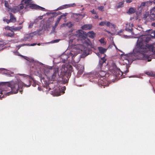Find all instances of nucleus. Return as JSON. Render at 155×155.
Masks as SVG:
<instances>
[{
    "instance_id": "obj_1",
    "label": "nucleus",
    "mask_w": 155,
    "mask_h": 155,
    "mask_svg": "<svg viewBox=\"0 0 155 155\" xmlns=\"http://www.w3.org/2000/svg\"><path fill=\"white\" fill-rule=\"evenodd\" d=\"M106 61V59L104 57L101 58L99 60L98 64L97 66L98 71L96 72L94 75V81L97 83L100 87H102L103 86L104 88L105 86H108L109 84H106L104 83V81L103 80V79H100L101 78H104V77H105L106 74V73L105 71L100 69H101L103 63H105Z\"/></svg>"
},
{
    "instance_id": "obj_2",
    "label": "nucleus",
    "mask_w": 155,
    "mask_h": 155,
    "mask_svg": "<svg viewBox=\"0 0 155 155\" xmlns=\"http://www.w3.org/2000/svg\"><path fill=\"white\" fill-rule=\"evenodd\" d=\"M2 85L3 87L0 89V98L4 97L3 94H8V92H6L8 91H10V89L12 91L15 93H17L18 92V88L19 87V85L17 84H11L8 82H2L0 83V86Z\"/></svg>"
},
{
    "instance_id": "obj_3",
    "label": "nucleus",
    "mask_w": 155,
    "mask_h": 155,
    "mask_svg": "<svg viewBox=\"0 0 155 155\" xmlns=\"http://www.w3.org/2000/svg\"><path fill=\"white\" fill-rule=\"evenodd\" d=\"M64 70L63 72H61L60 77L62 78L63 81L67 82L71 75V73L73 71V69L71 65H68L64 68Z\"/></svg>"
},
{
    "instance_id": "obj_4",
    "label": "nucleus",
    "mask_w": 155,
    "mask_h": 155,
    "mask_svg": "<svg viewBox=\"0 0 155 155\" xmlns=\"http://www.w3.org/2000/svg\"><path fill=\"white\" fill-rule=\"evenodd\" d=\"M24 77L29 79V84L28 85H26L25 84L23 83L22 82L19 83L18 84H17L19 85V87H18V90H19L20 92L21 93L22 91V90L21 89L23 87L25 86L26 87H30L31 86V80H32L34 82L33 84H32V86L33 87H36L37 84L36 82V81L33 79V78L31 77V76L25 74L24 75Z\"/></svg>"
},
{
    "instance_id": "obj_5",
    "label": "nucleus",
    "mask_w": 155,
    "mask_h": 155,
    "mask_svg": "<svg viewBox=\"0 0 155 155\" xmlns=\"http://www.w3.org/2000/svg\"><path fill=\"white\" fill-rule=\"evenodd\" d=\"M144 40L143 38H140L138 39L137 44L136 45L137 48L139 50H143V51H145L147 49V46L144 44Z\"/></svg>"
},
{
    "instance_id": "obj_6",
    "label": "nucleus",
    "mask_w": 155,
    "mask_h": 155,
    "mask_svg": "<svg viewBox=\"0 0 155 155\" xmlns=\"http://www.w3.org/2000/svg\"><path fill=\"white\" fill-rule=\"evenodd\" d=\"M79 39L82 41L83 44L86 45L87 46H91L92 45L91 42L86 36L81 34V35H80V36Z\"/></svg>"
},
{
    "instance_id": "obj_7",
    "label": "nucleus",
    "mask_w": 155,
    "mask_h": 155,
    "mask_svg": "<svg viewBox=\"0 0 155 155\" xmlns=\"http://www.w3.org/2000/svg\"><path fill=\"white\" fill-rule=\"evenodd\" d=\"M150 18L148 19L147 21H155V7L150 10Z\"/></svg>"
},
{
    "instance_id": "obj_8",
    "label": "nucleus",
    "mask_w": 155,
    "mask_h": 155,
    "mask_svg": "<svg viewBox=\"0 0 155 155\" xmlns=\"http://www.w3.org/2000/svg\"><path fill=\"white\" fill-rule=\"evenodd\" d=\"M29 8L32 9H35L41 11H44L45 9L43 7L33 3L31 5Z\"/></svg>"
},
{
    "instance_id": "obj_9",
    "label": "nucleus",
    "mask_w": 155,
    "mask_h": 155,
    "mask_svg": "<svg viewBox=\"0 0 155 155\" xmlns=\"http://www.w3.org/2000/svg\"><path fill=\"white\" fill-rule=\"evenodd\" d=\"M51 71L53 72V74L51 76V79L54 81L55 80L56 77L58 75V69H52Z\"/></svg>"
},
{
    "instance_id": "obj_10",
    "label": "nucleus",
    "mask_w": 155,
    "mask_h": 155,
    "mask_svg": "<svg viewBox=\"0 0 155 155\" xmlns=\"http://www.w3.org/2000/svg\"><path fill=\"white\" fill-rule=\"evenodd\" d=\"M78 71V73L79 74H82L84 71V67L83 65H78L76 67Z\"/></svg>"
},
{
    "instance_id": "obj_11",
    "label": "nucleus",
    "mask_w": 155,
    "mask_h": 155,
    "mask_svg": "<svg viewBox=\"0 0 155 155\" xmlns=\"http://www.w3.org/2000/svg\"><path fill=\"white\" fill-rule=\"evenodd\" d=\"M33 3L32 0H27L24 2V5H25V8L28 7L29 8L30 6Z\"/></svg>"
},
{
    "instance_id": "obj_12",
    "label": "nucleus",
    "mask_w": 155,
    "mask_h": 155,
    "mask_svg": "<svg viewBox=\"0 0 155 155\" xmlns=\"http://www.w3.org/2000/svg\"><path fill=\"white\" fill-rule=\"evenodd\" d=\"M92 26L91 24H86L82 26L81 28L84 30H90L92 28Z\"/></svg>"
},
{
    "instance_id": "obj_13",
    "label": "nucleus",
    "mask_w": 155,
    "mask_h": 155,
    "mask_svg": "<svg viewBox=\"0 0 155 155\" xmlns=\"http://www.w3.org/2000/svg\"><path fill=\"white\" fill-rule=\"evenodd\" d=\"M95 33L93 31H91L87 33L86 35L91 38H93L95 37Z\"/></svg>"
},
{
    "instance_id": "obj_14",
    "label": "nucleus",
    "mask_w": 155,
    "mask_h": 155,
    "mask_svg": "<svg viewBox=\"0 0 155 155\" xmlns=\"http://www.w3.org/2000/svg\"><path fill=\"white\" fill-rule=\"evenodd\" d=\"M143 19L146 22L148 21H147V20L148 19H149L150 18V16H149V14L148 12H146L145 14H144L143 15Z\"/></svg>"
},
{
    "instance_id": "obj_15",
    "label": "nucleus",
    "mask_w": 155,
    "mask_h": 155,
    "mask_svg": "<svg viewBox=\"0 0 155 155\" xmlns=\"http://www.w3.org/2000/svg\"><path fill=\"white\" fill-rule=\"evenodd\" d=\"M9 14L10 15V21L11 22L14 23L16 21V18L14 17V15L12 13H10Z\"/></svg>"
},
{
    "instance_id": "obj_16",
    "label": "nucleus",
    "mask_w": 155,
    "mask_h": 155,
    "mask_svg": "<svg viewBox=\"0 0 155 155\" xmlns=\"http://www.w3.org/2000/svg\"><path fill=\"white\" fill-rule=\"evenodd\" d=\"M146 46H147V48H148L150 51L152 52H154V47L153 45H147Z\"/></svg>"
},
{
    "instance_id": "obj_17",
    "label": "nucleus",
    "mask_w": 155,
    "mask_h": 155,
    "mask_svg": "<svg viewBox=\"0 0 155 155\" xmlns=\"http://www.w3.org/2000/svg\"><path fill=\"white\" fill-rule=\"evenodd\" d=\"M98 49L99 52L101 54H104L107 51V49L101 47H98Z\"/></svg>"
},
{
    "instance_id": "obj_18",
    "label": "nucleus",
    "mask_w": 155,
    "mask_h": 155,
    "mask_svg": "<svg viewBox=\"0 0 155 155\" xmlns=\"http://www.w3.org/2000/svg\"><path fill=\"white\" fill-rule=\"evenodd\" d=\"M61 58L63 63H65L68 58V56L66 55H62L61 56Z\"/></svg>"
},
{
    "instance_id": "obj_19",
    "label": "nucleus",
    "mask_w": 155,
    "mask_h": 155,
    "mask_svg": "<svg viewBox=\"0 0 155 155\" xmlns=\"http://www.w3.org/2000/svg\"><path fill=\"white\" fill-rule=\"evenodd\" d=\"M125 1L123 0L122 2H120L118 4V5L116 6L117 8H118L123 7L124 6V4Z\"/></svg>"
},
{
    "instance_id": "obj_20",
    "label": "nucleus",
    "mask_w": 155,
    "mask_h": 155,
    "mask_svg": "<svg viewBox=\"0 0 155 155\" xmlns=\"http://www.w3.org/2000/svg\"><path fill=\"white\" fill-rule=\"evenodd\" d=\"M13 28H12V30L14 31H19L22 28V26H19L18 27H14V26H12Z\"/></svg>"
},
{
    "instance_id": "obj_21",
    "label": "nucleus",
    "mask_w": 155,
    "mask_h": 155,
    "mask_svg": "<svg viewBox=\"0 0 155 155\" xmlns=\"http://www.w3.org/2000/svg\"><path fill=\"white\" fill-rule=\"evenodd\" d=\"M106 26L108 27H115V25L114 24H112L109 21H107Z\"/></svg>"
},
{
    "instance_id": "obj_22",
    "label": "nucleus",
    "mask_w": 155,
    "mask_h": 155,
    "mask_svg": "<svg viewBox=\"0 0 155 155\" xmlns=\"http://www.w3.org/2000/svg\"><path fill=\"white\" fill-rule=\"evenodd\" d=\"M65 5L67 8L71 7H74L76 6V4L74 3L71 4H65Z\"/></svg>"
},
{
    "instance_id": "obj_23",
    "label": "nucleus",
    "mask_w": 155,
    "mask_h": 155,
    "mask_svg": "<svg viewBox=\"0 0 155 155\" xmlns=\"http://www.w3.org/2000/svg\"><path fill=\"white\" fill-rule=\"evenodd\" d=\"M66 8V7L65 5L61 6L59 7L56 10V11H58V10H61L62 9H64Z\"/></svg>"
},
{
    "instance_id": "obj_24",
    "label": "nucleus",
    "mask_w": 155,
    "mask_h": 155,
    "mask_svg": "<svg viewBox=\"0 0 155 155\" xmlns=\"http://www.w3.org/2000/svg\"><path fill=\"white\" fill-rule=\"evenodd\" d=\"M147 75L151 77L155 76V74L152 72H147L146 73Z\"/></svg>"
},
{
    "instance_id": "obj_25",
    "label": "nucleus",
    "mask_w": 155,
    "mask_h": 155,
    "mask_svg": "<svg viewBox=\"0 0 155 155\" xmlns=\"http://www.w3.org/2000/svg\"><path fill=\"white\" fill-rule=\"evenodd\" d=\"M143 39L144 40V42H145L146 43H148L150 40L151 38L150 37L147 36L145 38V39H144V38Z\"/></svg>"
},
{
    "instance_id": "obj_26",
    "label": "nucleus",
    "mask_w": 155,
    "mask_h": 155,
    "mask_svg": "<svg viewBox=\"0 0 155 155\" xmlns=\"http://www.w3.org/2000/svg\"><path fill=\"white\" fill-rule=\"evenodd\" d=\"M12 26L9 27L8 26H7L5 27L4 28L5 30H10L12 32H13V31L12 30Z\"/></svg>"
},
{
    "instance_id": "obj_27",
    "label": "nucleus",
    "mask_w": 155,
    "mask_h": 155,
    "mask_svg": "<svg viewBox=\"0 0 155 155\" xmlns=\"http://www.w3.org/2000/svg\"><path fill=\"white\" fill-rule=\"evenodd\" d=\"M13 32L12 33H7L6 36H8V37H12L14 36V33L13 32Z\"/></svg>"
},
{
    "instance_id": "obj_28",
    "label": "nucleus",
    "mask_w": 155,
    "mask_h": 155,
    "mask_svg": "<svg viewBox=\"0 0 155 155\" xmlns=\"http://www.w3.org/2000/svg\"><path fill=\"white\" fill-rule=\"evenodd\" d=\"M125 29L126 31L132 33L133 29L131 27H130L129 28L127 27L125 28Z\"/></svg>"
},
{
    "instance_id": "obj_29",
    "label": "nucleus",
    "mask_w": 155,
    "mask_h": 155,
    "mask_svg": "<svg viewBox=\"0 0 155 155\" xmlns=\"http://www.w3.org/2000/svg\"><path fill=\"white\" fill-rule=\"evenodd\" d=\"M40 78L41 81V82L42 83H43V82H44V84H45V78L44 77H43L41 74V75L40 76Z\"/></svg>"
},
{
    "instance_id": "obj_30",
    "label": "nucleus",
    "mask_w": 155,
    "mask_h": 155,
    "mask_svg": "<svg viewBox=\"0 0 155 155\" xmlns=\"http://www.w3.org/2000/svg\"><path fill=\"white\" fill-rule=\"evenodd\" d=\"M106 23H107L106 21H101V22H100L99 23V25L101 26H103L104 25H106Z\"/></svg>"
},
{
    "instance_id": "obj_31",
    "label": "nucleus",
    "mask_w": 155,
    "mask_h": 155,
    "mask_svg": "<svg viewBox=\"0 0 155 155\" xmlns=\"http://www.w3.org/2000/svg\"><path fill=\"white\" fill-rule=\"evenodd\" d=\"M6 44L3 41H0V49L3 47Z\"/></svg>"
},
{
    "instance_id": "obj_32",
    "label": "nucleus",
    "mask_w": 155,
    "mask_h": 155,
    "mask_svg": "<svg viewBox=\"0 0 155 155\" xmlns=\"http://www.w3.org/2000/svg\"><path fill=\"white\" fill-rule=\"evenodd\" d=\"M134 10L132 8H130L129 9V12L131 14L133 13L134 12Z\"/></svg>"
},
{
    "instance_id": "obj_33",
    "label": "nucleus",
    "mask_w": 155,
    "mask_h": 155,
    "mask_svg": "<svg viewBox=\"0 0 155 155\" xmlns=\"http://www.w3.org/2000/svg\"><path fill=\"white\" fill-rule=\"evenodd\" d=\"M60 18H58L56 21L55 23V26H57L58 24H59L60 21Z\"/></svg>"
},
{
    "instance_id": "obj_34",
    "label": "nucleus",
    "mask_w": 155,
    "mask_h": 155,
    "mask_svg": "<svg viewBox=\"0 0 155 155\" xmlns=\"http://www.w3.org/2000/svg\"><path fill=\"white\" fill-rule=\"evenodd\" d=\"M126 70L124 71V72H122V74H127L129 71L128 68L127 67L126 68Z\"/></svg>"
},
{
    "instance_id": "obj_35",
    "label": "nucleus",
    "mask_w": 155,
    "mask_h": 155,
    "mask_svg": "<svg viewBox=\"0 0 155 155\" xmlns=\"http://www.w3.org/2000/svg\"><path fill=\"white\" fill-rule=\"evenodd\" d=\"M18 11V10L15 8H12L11 10V12L14 13L17 12Z\"/></svg>"
},
{
    "instance_id": "obj_36",
    "label": "nucleus",
    "mask_w": 155,
    "mask_h": 155,
    "mask_svg": "<svg viewBox=\"0 0 155 155\" xmlns=\"http://www.w3.org/2000/svg\"><path fill=\"white\" fill-rule=\"evenodd\" d=\"M3 21H5L7 24H9V23L11 22L10 19H6V18H5L3 19Z\"/></svg>"
},
{
    "instance_id": "obj_37",
    "label": "nucleus",
    "mask_w": 155,
    "mask_h": 155,
    "mask_svg": "<svg viewBox=\"0 0 155 155\" xmlns=\"http://www.w3.org/2000/svg\"><path fill=\"white\" fill-rule=\"evenodd\" d=\"M76 55H73L72 57V60L73 61L75 62H78V60L76 61L75 59V57Z\"/></svg>"
},
{
    "instance_id": "obj_38",
    "label": "nucleus",
    "mask_w": 155,
    "mask_h": 155,
    "mask_svg": "<svg viewBox=\"0 0 155 155\" xmlns=\"http://www.w3.org/2000/svg\"><path fill=\"white\" fill-rule=\"evenodd\" d=\"M130 59L128 57H127V58H126V59H125V63L127 64H128L129 63V59Z\"/></svg>"
},
{
    "instance_id": "obj_39",
    "label": "nucleus",
    "mask_w": 155,
    "mask_h": 155,
    "mask_svg": "<svg viewBox=\"0 0 155 155\" xmlns=\"http://www.w3.org/2000/svg\"><path fill=\"white\" fill-rule=\"evenodd\" d=\"M67 13H65V14H63L61 15L60 17H58V18H60V19H61V18H62L63 17H66V16L67 15Z\"/></svg>"
},
{
    "instance_id": "obj_40",
    "label": "nucleus",
    "mask_w": 155,
    "mask_h": 155,
    "mask_svg": "<svg viewBox=\"0 0 155 155\" xmlns=\"http://www.w3.org/2000/svg\"><path fill=\"white\" fill-rule=\"evenodd\" d=\"M25 8V6H24L23 5H21L19 7V10H21V9H23V8Z\"/></svg>"
},
{
    "instance_id": "obj_41",
    "label": "nucleus",
    "mask_w": 155,
    "mask_h": 155,
    "mask_svg": "<svg viewBox=\"0 0 155 155\" xmlns=\"http://www.w3.org/2000/svg\"><path fill=\"white\" fill-rule=\"evenodd\" d=\"M104 6H101L100 7H98V9L99 10H100L101 11H103V10L104 9Z\"/></svg>"
},
{
    "instance_id": "obj_42",
    "label": "nucleus",
    "mask_w": 155,
    "mask_h": 155,
    "mask_svg": "<svg viewBox=\"0 0 155 155\" xmlns=\"http://www.w3.org/2000/svg\"><path fill=\"white\" fill-rule=\"evenodd\" d=\"M25 45L24 44L16 46V47L18 48V49H19L21 47L24 46Z\"/></svg>"
},
{
    "instance_id": "obj_43",
    "label": "nucleus",
    "mask_w": 155,
    "mask_h": 155,
    "mask_svg": "<svg viewBox=\"0 0 155 155\" xmlns=\"http://www.w3.org/2000/svg\"><path fill=\"white\" fill-rule=\"evenodd\" d=\"M99 41L101 44H103L104 43V41L103 38H101L99 40Z\"/></svg>"
},
{
    "instance_id": "obj_44",
    "label": "nucleus",
    "mask_w": 155,
    "mask_h": 155,
    "mask_svg": "<svg viewBox=\"0 0 155 155\" xmlns=\"http://www.w3.org/2000/svg\"><path fill=\"white\" fill-rule=\"evenodd\" d=\"M90 12L93 14H96V12L95 11L94 9H93Z\"/></svg>"
},
{
    "instance_id": "obj_45",
    "label": "nucleus",
    "mask_w": 155,
    "mask_h": 155,
    "mask_svg": "<svg viewBox=\"0 0 155 155\" xmlns=\"http://www.w3.org/2000/svg\"><path fill=\"white\" fill-rule=\"evenodd\" d=\"M59 39H56L55 40H54V41H52V43H57L59 41Z\"/></svg>"
},
{
    "instance_id": "obj_46",
    "label": "nucleus",
    "mask_w": 155,
    "mask_h": 155,
    "mask_svg": "<svg viewBox=\"0 0 155 155\" xmlns=\"http://www.w3.org/2000/svg\"><path fill=\"white\" fill-rule=\"evenodd\" d=\"M126 2L127 3H131L132 2V0H126Z\"/></svg>"
},
{
    "instance_id": "obj_47",
    "label": "nucleus",
    "mask_w": 155,
    "mask_h": 155,
    "mask_svg": "<svg viewBox=\"0 0 155 155\" xmlns=\"http://www.w3.org/2000/svg\"><path fill=\"white\" fill-rule=\"evenodd\" d=\"M152 34H153V36L155 38V31H153V32H152ZM152 36H153V35H152Z\"/></svg>"
},
{
    "instance_id": "obj_48",
    "label": "nucleus",
    "mask_w": 155,
    "mask_h": 155,
    "mask_svg": "<svg viewBox=\"0 0 155 155\" xmlns=\"http://www.w3.org/2000/svg\"><path fill=\"white\" fill-rule=\"evenodd\" d=\"M98 18V16L96 14V15H95L94 17V18Z\"/></svg>"
},
{
    "instance_id": "obj_49",
    "label": "nucleus",
    "mask_w": 155,
    "mask_h": 155,
    "mask_svg": "<svg viewBox=\"0 0 155 155\" xmlns=\"http://www.w3.org/2000/svg\"><path fill=\"white\" fill-rule=\"evenodd\" d=\"M36 45H37V44L36 43H33V44H31V45L30 46H34Z\"/></svg>"
},
{
    "instance_id": "obj_50",
    "label": "nucleus",
    "mask_w": 155,
    "mask_h": 155,
    "mask_svg": "<svg viewBox=\"0 0 155 155\" xmlns=\"http://www.w3.org/2000/svg\"><path fill=\"white\" fill-rule=\"evenodd\" d=\"M5 6L6 7H8V3H5Z\"/></svg>"
},
{
    "instance_id": "obj_51",
    "label": "nucleus",
    "mask_w": 155,
    "mask_h": 155,
    "mask_svg": "<svg viewBox=\"0 0 155 155\" xmlns=\"http://www.w3.org/2000/svg\"><path fill=\"white\" fill-rule=\"evenodd\" d=\"M151 25L155 27V23H152L151 24Z\"/></svg>"
},
{
    "instance_id": "obj_52",
    "label": "nucleus",
    "mask_w": 155,
    "mask_h": 155,
    "mask_svg": "<svg viewBox=\"0 0 155 155\" xmlns=\"http://www.w3.org/2000/svg\"><path fill=\"white\" fill-rule=\"evenodd\" d=\"M57 27V26H55V25L53 27V29H55Z\"/></svg>"
},
{
    "instance_id": "obj_53",
    "label": "nucleus",
    "mask_w": 155,
    "mask_h": 155,
    "mask_svg": "<svg viewBox=\"0 0 155 155\" xmlns=\"http://www.w3.org/2000/svg\"><path fill=\"white\" fill-rule=\"evenodd\" d=\"M38 89L39 91H40L41 90V88L40 87H38Z\"/></svg>"
},
{
    "instance_id": "obj_54",
    "label": "nucleus",
    "mask_w": 155,
    "mask_h": 155,
    "mask_svg": "<svg viewBox=\"0 0 155 155\" xmlns=\"http://www.w3.org/2000/svg\"><path fill=\"white\" fill-rule=\"evenodd\" d=\"M64 90H65L66 89V87L65 86H64L63 87Z\"/></svg>"
},
{
    "instance_id": "obj_55",
    "label": "nucleus",
    "mask_w": 155,
    "mask_h": 155,
    "mask_svg": "<svg viewBox=\"0 0 155 155\" xmlns=\"http://www.w3.org/2000/svg\"><path fill=\"white\" fill-rule=\"evenodd\" d=\"M59 12L58 14H60L61 13V12Z\"/></svg>"
},
{
    "instance_id": "obj_56",
    "label": "nucleus",
    "mask_w": 155,
    "mask_h": 155,
    "mask_svg": "<svg viewBox=\"0 0 155 155\" xmlns=\"http://www.w3.org/2000/svg\"><path fill=\"white\" fill-rule=\"evenodd\" d=\"M37 45H40V43H38Z\"/></svg>"
},
{
    "instance_id": "obj_57",
    "label": "nucleus",
    "mask_w": 155,
    "mask_h": 155,
    "mask_svg": "<svg viewBox=\"0 0 155 155\" xmlns=\"http://www.w3.org/2000/svg\"><path fill=\"white\" fill-rule=\"evenodd\" d=\"M106 31V32H108V33H110V32H109V31Z\"/></svg>"
},
{
    "instance_id": "obj_58",
    "label": "nucleus",
    "mask_w": 155,
    "mask_h": 155,
    "mask_svg": "<svg viewBox=\"0 0 155 155\" xmlns=\"http://www.w3.org/2000/svg\"><path fill=\"white\" fill-rule=\"evenodd\" d=\"M102 18H100V20H102Z\"/></svg>"
},
{
    "instance_id": "obj_59",
    "label": "nucleus",
    "mask_w": 155,
    "mask_h": 155,
    "mask_svg": "<svg viewBox=\"0 0 155 155\" xmlns=\"http://www.w3.org/2000/svg\"><path fill=\"white\" fill-rule=\"evenodd\" d=\"M115 66V67H117V66H116V65H115V66H114V67Z\"/></svg>"
},
{
    "instance_id": "obj_60",
    "label": "nucleus",
    "mask_w": 155,
    "mask_h": 155,
    "mask_svg": "<svg viewBox=\"0 0 155 155\" xmlns=\"http://www.w3.org/2000/svg\"><path fill=\"white\" fill-rule=\"evenodd\" d=\"M21 23H20L19 25H21Z\"/></svg>"
},
{
    "instance_id": "obj_61",
    "label": "nucleus",
    "mask_w": 155,
    "mask_h": 155,
    "mask_svg": "<svg viewBox=\"0 0 155 155\" xmlns=\"http://www.w3.org/2000/svg\"><path fill=\"white\" fill-rule=\"evenodd\" d=\"M146 45H147V44H146Z\"/></svg>"
}]
</instances>
